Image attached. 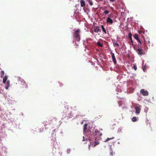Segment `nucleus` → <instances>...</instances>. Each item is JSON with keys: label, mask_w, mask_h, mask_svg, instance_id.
I'll use <instances>...</instances> for the list:
<instances>
[{"label": "nucleus", "mask_w": 156, "mask_h": 156, "mask_svg": "<svg viewBox=\"0 0 156 156\" xmlns=\"http://www.w3.org/2000/svg\"><path fill=\"white\" fill-rule=\"evenodd\" d=\"M80 31L79 29H78L76 30L73 34V42L75 43V45H76V48H78V44L77 43V42H79L80 41Z\"/></svg>", "instance_id": "f257e3e1"}, {"label": "nucleus", "mask_w": 156, "mask_h": 156, "mask_svg": "<svg viewBox=\"0 0 156 156\" xmlns=\"http://www.w3.org/2000/svg\"><path fill=\"white\" fill-rule=\"evenodd\" d=\"M19 80L20 81H19V83L20 85V87L24 89L27 88V86L25 81L24 80L19 78Z\"/></svg>", "instance_id": "f03ea898"}, {"label": "nucleus", "mask_w": 156, "mask_h": 156, "mask_svg": "<svg viewBox=\"0 0 156 156\" xmlns=\"http://www.w3.org/2000/svg\"><path fill=\"white\" fill-rule=\"evenodd\" d=\"M136 51L137 53L140 55H142L145 54V52L141 48H139L137 49Z\"/></svg>", "instance_id": "7ed1b4c3"}, {"label": "nucleus", "mask_w": 156, "mask_h": 156, "mask_svg": "<svg viewBox=\"0 0 156 156\" xmlns=\"http://www.w3.org/2000/svg\"><path fill=\"white\" fill-rule=\"evenodd\" d=\"M140 44H143L144 46H145L146 45V40L143 37L141 38L138 42Z\"/></svg>", "instance_id": "20e7f679"}, {"label": "nucleus", "mask_w": 156, "mask_h": 156, "mask_svg": "<svg viewBox=\"0 0 156 156\" xmlns=\"http://www.w3.org/2000/svg\"><path fill=\"white\" fill-rule=\"evenodd\" d=\"M140 92L144 96H147L148 95L149 93L147 90H145L144 89H141Z\"/></svg>", "instance_id": "39448f33"}, {"label": "nucleus", "mask_w": 156, "mask_h": 156, "mask_svg": "<svg viewBox=\"0 0 156 156\" xmlns=\"http://www.w3.org/2000/svg\"><path fill=\"white\" fill-rule=\"evenodd\" d=\"M141 106L139 105V106H136L135 108V112L136 114H139L141 110Z\"/></svg>", "instance_id": "423d86ee"}, {"label": "nucleus", "mask_w": 156, "mask_h": 156, "mask_svg": "<svg viewBox=\"0 0 156 156\" xmlns=\"http://www.w3.org/2000/svg\"><path fill=\"white\" fill-rule=\"evenodd\" d=\"M111 54L112 57V59L114 63L115 64H116L117 63V62L116 60V59H115V57L114 54V53H112V52H111Z\"/></svg>", "instance_id": "0eeeda50"}, {"label": "nucleus", "mask_w": 156, "mask_h": 156, "mask_svg": "<svg viewBox=\"0 0 156 156\" xmlns=\"http://www.w3.org/2000/svg\"><path fill=\"white\" fill-rule=\"evenodd\" d=\"M94 135L95 136H101L102 134L100 133V131L97 130H95V132L93 133Z\"/></svg>", "instance_id": "6e6552de"}, {"label": "nucleus", "mask_w": 156, "mask_h": 156, "mask_svg": "<svg viewBox=\"0 0 156 156\" xmlns=\"http://www.w3.org/2000/svg\"><path fill=\"white\" fill-rule=\"evenodd\" d=\"M51 120H47L44 121V124L45 126L48 125H50L51 124Z\"/></svg>", "instance_id": "1a4fd4ad"}, {"label": "nucleus", "mask_w": 156, "mask_h": 156, "mask_svg": "<svg viewBox=\"0 0 156 156\" xmlns=\"http://www.w3.org/2000/svg\"><path fill=\"white\" fill-rule=\"evenodd\" d=\"M106 22L107 23H109L110 24H112L113 23V20L109 17H107Z\"/></svg>", "instance_id": "9d476101"}, {"label": "nucleus", "mask_w": 156, "mask_h": 156, "mask_svg": "<svg viewBox=\"0 0 156 156\" xmlns=\"http://www.w3.org/2000/svg\"><path fill=\"white\" fill-rule=\"evenodd\" d=\"M133 37L135 39L137 40L138 42H139L140 40V39L138 37V34L136 33L134 34L133 35Z\"/></svg>", "instance_id": "9b49d317"}, {"label": "nucleus", "mask_w": 156, "mask_h": 156, "mask_svg": "<svg viewBox=\"0 0 156 156\" xmlns=\"http://www.w3.org/2000/svg\"><path fill=\"white\" fill-rule=\"evenodd\" d=\"M80 5L82 7H84L85 5V1L83 0H81L80 2Z\"/></svg>", "instance_id": "f8f14e48"}, {"label": "nucleus", "mask_w": 156, "mask_h": 156, "mask_svg": "<svg viewBox=\"0 0 156 156\" xmlns=\"http://www.w3.org/2000/svg\"><path fill=\"white\" fill-rule=\"evenodd\" d=\"M6 86L5 87V89L7 90L8 89L10 86V82L9 81H8L7 83H6Z\"/></svg>", "instance_id": "ddd939ff"}, {"label": "nucleus", "mask_w": 156, "mask_h": 156, "mask_svg": "<svg viewBox=\"0 0 156 156\" xmlns=\"http://www.w3.org/2000/svg\"><path fill=\"white\" fill-rule=\"evenodd\" d=\"M99 31L100 30L98 28V27L97 26L95 27L94 28V31L95 32L98 33Z\"/></svg>", "instance_id": "4468645a"}, {"label": "nucleus", "mask_w": 156, "mask_h": 156, "mask_svg": "<svg viewBox=\"0 0 156 156\" xmlns=\"http://www.w3.org/2000/svg\"><path fill=\"white\" fill-rule=\"evenodd\" d=\"M101 27L103 32H104L105 33V34H106L107 33H106V30L105 29V27H104V26H103L102 25L101 26Z\"/></svg>", "instance_id": "2eb2a0df"}, {"label": "nucleus", "mask_w": 156, "mask_h": 156, "mask_svg": "<svg viewBox=\"0 0 156 156\" xmlns=\"http://www.w3.org/2000/svg\"><path fill=\"white\" fill-rule=\"evenodd\" d=\"M5 72L3 70H2L1 71V73H0L1 77V78H3Z\"/></svg>", "instance_id": "dca6fc26"}, {"label": "nucleus", "mask_w": 156, "mask_h": 156, "mask_svg": "<svg viewBox=\"0 0 156 156\" xmlns=\"http://www.w3.org/2000/svg\"><path fill=\"white\" fill-rule=\"evenodd\" d=\"M88 126V124L87 123H85L83 126V131H85L87 129V127Z\"/></svg>", "instance_id": "f3484780"}, {"label": "nucleus", "mask_w": 156, "mask_h": 156, "mask_svg": "<svg viewBox=\"0 0 156 156\" xmlns=\"http://www.w3.org/2000/svg\"><path fill=\"white\" fill-rule=\"evenodd\" d=\"M113 44H114V46L115 47H119V44L117 42H114L113 43Z\"/></svg>", "instance_id": "a211bd4d"}, {"label": "nucleus", "mask_w": 156, "mask_h": 156, "mask_svg": "<svg viewBox=\"0 0 156 156\" xmlns=\"http://www.w3.org/2000/svg\"><path fill=\"white\" fill-rule=\"evenodd\" d=\"M94 147H95L97 145H98L99 143L98 141H95L94 142Z\"/></svg>", "instance_id": "6ab92c4d"}, {"label": "nucleus", "mask_w": 156, "mask_h": 156, "mask_svg": "<svg viewBox=\"0 0 156 156\" xmlns=\"http://www.w3.org/2000/svg\"><path fill=\"white\" fill-rule=\"evenodd\" d=\"M55 119V118L53 116H51L49 119V120H51V122L54 120Z\"/></svg>", "instance_id": "aec40b11"}, {"label": "nucleus", "mask_w": 156, "mask_h": 156, "mask_svg": "<svg viewBox=\"0 0 156 156\" xmlns=\"http://www.w3.org/2000/svg\"><path fill=\"white\" fill-rule=\"evenodd\" d=\"M97 44L98 46L101 47H102L103 46V44H101L100 42L98 41V42L97 43Z\"/></svg>", "instance_id": "412c9836"}, {"label": "nucleus", "mask_w": 156, "mask_h": 156, "mask_svg": "<svg viewBox=\"0 0 156 156\" xmlns=\"http://www.w3.org/2000/svg\"><path fill=\"white\" fill-rule=\"evenodd\" d=\"M88 2L90 5H93L92 0H88Z\"/></svg>", "instance_id": "4be33fe9"}, {"label": "nucleus", "mask_w": 156, "mask_h": 156, "mask_svg": "<svg viewBox=\"0 0 156 156\" xmlns=\"http://www.w3.org/2000/svg\"><path fill=\"white\" fill-rule=\"evenodd\" d=\"M114 138V137H111V138H107L104 141L105 142H107L110 140H111V139H113Z\"/></svg>", "instance_id": "5701e85b"}, {"label": "nucleus", "mask_w": 156, "mask_h": 156, "mask_svg": "<svg viewBox=\"0 0 156 156\" xmlns=\"http://www.w3.org/2000/svg\"><path fill=\"white\" fill-rule=\"evenodd\" d=\"M137 120L136 118V117H133L132 118V121L133 122H135Z\"/></svg>", "instance_id": "b1692460"}, {"label": "nucleus", "mask_w": 156, "mask_h": 156, "mask_svg": "<svg viewBox=\"0 0 156 156\" xmlns=\"http://www.w3.org/2000/svg\"><path fill=\"white\" fill-rule=\"evenodd\" d=\"M8 79V77L7 76H5L3 78V80H5V81H7Z\"/></svg>", "instance_id": "393cba45"}, {"label": "nucleus", "mask_w": 156, "mask_h": 156, "mask_svg": "<svg viewBox=\"0 0 156 156\" xmlns=\"http://www.w3.org/2000/svg\"><path fill=\"white\" fill-rule=\"evenodd\" d=\"M108 13H109V11L107 10H105L104 11V13H105L106 14H108Z\"/></svg>", "instance_id": "a878e982"}, {"label": "nucleus", "mask_w": 156, "mask_h": 156, "mask_svg": "<svg viewBox=\"0 0 156 156\" xmlns=\"http://www.w3.org/2000/svg\"><path fill=\"white\" fill-rule=\"evenodd\" d=\"M129 39L132 38V34L131 33H129Z\"/></svg>", "instance_id": "bb28decb"}, {"label": "nucleus", "mask_w": 156, "mask_h": 156, "mask_svg": "<svg viewBox=\"0 0 156 156\" xmlns=\"http://www.w3.org/2000/svg\"><path fill=\"white\" fill-rule=\"evenodd\" d=\"M110 156H113V151L112 150V149H111V152H110Z\"/></svg>", "instance_id": "cd10ccee"}, {"label": "nucleus", "mask_w": 156, "mask_h": 156, "mask_svg": "<svg viewBox=\"0 0 156 156\" xmlns=\"http://www.w3.org/2000/svg\"><path fill=\"white\" fill-rule=\"evenodd\" d=\"M133 68L135 70H136L137 69V67L135 65L133 66Z\"/></svg>", "instance_id": "c85d7f7f"}, {"label": "nucleus", "mask_w": 156, "mask_h": 156, "mask_svg": "<svg viewBox=\"0 0 156 156\" xmlns=\"http://www.w3.org/2000/svg\"><path fill=\"white\" fill-rule=\"evenodd\" d=\"M73 116L72 114L71 113H70L69 115V116H67V117L69 118L72 117Z\"/></svg>", "instance_id": "c756f323"}, {"label": "nucleus", "mask_w": 156, "mask_h": 156, "mask_svg": "<svg viewBox=\"0 0 156 156\" xmlns=\"http://www.w3.org/2000/svg\"><path fill=\"white\" fill-rule=\"evenodd\" d=\"M91 143H90V144H88V148L89 149V150H90V146H91Z\"/></svg>", "instance_id": "7c9ffc66"}, {"label": "nucleus", "mask_w": 156, "mask_h": 156, "mask_svg": "<svg viewBox=\"0 0 156 156\" xmlns=\"http://www.w3.org/2000/svg\"><path fill=\"white\" fill-rule=\"evenodd\" d=\"M6 81H5V80H3V83L4 84H5L6 83Z\"/></svg>", "instance_id": "2f4dec72"}, {"label": "nucleus", "mask_w": 156, "mask_h": 156, "mask_svg": "<svg viewBox=\"0 0 156 156\" xmlns=\"http://www.w3.org/2000/svg\"><path fill=\"white\" fill-rule=\"evenodd\" d=\"M110 1H111L112 2H114L115 1V0H109Z\"/></svg>", "instance_id": "473e14b6"}, {"label": "nucleus", "mask_w": 156, "mask_h": 156, "mask_svg": "<svg viewBox=\"0 0 156 156\" xmlns=\"http://www.w3.org/2000/svg\"><path fill=\"white\" fill-rule=\"evenodd\" d=\"M143 71H144V72H145L146 71H145V67H144L143 69Z\"/></svg>", "instance_id": "72a5a7b5"}, {"label": "nucleus", "mask_w": 156, "mask_h": 156, "mask_svg": "<svg viewBox=\"0 0 156 156\" xmlns=\"http://www.w3.org/2000/svg\"><path fill=\"white\" fill-rule=\"evenodd\" d=\"M130 40H131V42L133 43V40L132 39V38H130Z\"/></svg>", "instance_id": "f704fd0d"}, {"label": "nucleus", "mask_w": 156, "mask_h": 156, "mask_svg": "<svg viewBox=\"0 0 156 156\" xmlns=\"http://www.w3.org/2000/svg\"><path fill=\"white\" fill-rule=\"evenodd\" d=\"M89 132H91V130H89Z\"/></svg>", "instance_id": "c9c22d12"}, {"label": "nucleus", "mask_w": 156, "mask_h": 156, "mask_svg": "<svg viewBox=\"0 0 156 156\" xmlns=\"http://www.w3.org/2000/svg\"><path fill=\"white\" fill-rule=\"evenodd\" d=\"M138 31H139V33H140L141 32H141V31H140V30H139Z\"/></svg>", "instance_id": "e433bc0d"}, {"label": "nucleus", "mask_w": 156, "mask_h": 156, "mask_svg": "<svg viewBox=\"0 0 156 156\" xmlns=\"http://www.w3.org/2000/svg\"><path fill=\"white\" fill-rule=\"evenodd\" d=\"M83 140L84 141L85 140H84V136H83Z\"/></svg>", "instance_id": "4c0bfd02"}]
</instances>
